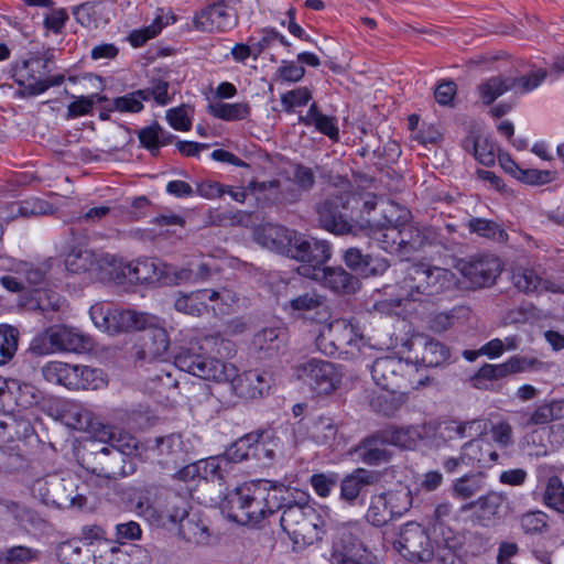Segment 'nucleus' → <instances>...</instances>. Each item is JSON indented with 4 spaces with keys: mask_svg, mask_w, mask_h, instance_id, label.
I'll list each match as a JSON object with an SVG mask.
<instances>
[{
    "mask_svg": "<svg viewBox=\"0 0 564 564\" xmlns=\"http://www.w3.org/2000/svg\"><path fill=\"white\" fill-rule=\"evenodd\" d=\"M31 491L44 505L59 509L82 508L86 505V497L78 492L75 479L57 474L35 479Z\"/></svg>",
    "mask_w": 564,
    "mask_h": 564,
    "instance_id": "423d86ee",
    "label": "nucleus"
},
{
    "mask_svg": "<svg viewBox=\"0 0 564 564\" xmlns=\"http://www.w3.org/2000/svg\"><path fill=\"white\" fill-rule=\"evenodd\" d=\"M208 112L220 120L239 121L250 116L251 107L248 102H216L208 106Z\"/></svg>",
    "mask_w": 564,
    "mask_h": 564,
    "instance_id": "37998d69",
    "label": "nucleus"
},
{
    "mask_svg": "<svg viewBox=\"0 0 564 564\" xmlns=\"http://www.w3.org/2000/svg\"><path fill=\"white\" fill-rule=\"evenodd\" d=\"M216 290H197L188 294L180 295L174 307L177 312L192 316H200L207 310V301H217Z\"/></svg>",
    "mask_w": 564,
    "mask_h": 564,
    "instance_id": "72a5a7b5",
    "label": "nucleus"
},
{
    "mask_svg": "<svg viewBox=\"0 0 564 564\" xmlns=\"http://www.w3.org/2000/svg\"><path fill=\"white\" fill-rule=\"evenodd\" d=\"M89 314L97 328L111 335L129 330H141L149 323V315L144 313L111 307L102 303L93 305Z\"/></svg>",
    "mask_w": 564,
    "mask_h": 564,
    "instance_id": "6e6552de",
    "label": "nucleus"
},
{
    "mask_svg": "<svg viewBox=\"0 0 564 564\" xmlns=\"http://www.w3.org/2000/svg\"><path fill=\"white\" fill-rule=\"evenodd\" d=\"M388 446L384 435L381 430H378L362 438L355 447L354 452L366 465L379 466L389 463L392 458V451L389 449Z\"/></svg>",
    "mask_w": 564,
    "mask_h": 564,
    "instance_id": "4be33fe9",
    "label": "nucleus"
},
{
    "mask_svg": "<svg viewBox=\"0 0 564 564\" xmlns=\"http://www.w3.org/2000/svg\"><path fill=\"white\" fill-rule=\"evenodd\" d=\"M174 491L159 485H147L138 494L135 509L140 514L154 517L158 516L165 502L170 498V494Z\"/></svg>",
    "mask_w": 564,
    "mask_h": 564,
    "instance_id": "7c9ffc66",
    "label": "nucleus"
},
{
    "mask_svg": "<svg viewBox=\"0 0 564 564\" xmlns=\"http://www.w3.org/2000/svg\"><path fill=\"white\" fill-rule=\"evenodd\" d=\"M237 22L234 10L223 1L206 7L194 17L196 30L203 32H226L234 29Z\"/></svg>",
    "mask_w": 564,
    "mask_h": 564,
    "instance_id": "6ab92c4d",
    "label": "nucleus"
},
{
    "mask_svg": "<svg viewBox=\"0 0 564 564\" xmlns=\"http://www.w3.org/2000/svg\"><path fill=\"white\" fill-rule=\"evenodd\" d=\"M388 445L398 446L405 449H411L416 446L420 438V433L414 426L399 427L389 425L381 429Z\"/></svg>",
    "mask_w": 564,
    "mask_h": 564,
    "instance_id": "a19ab883",
    "label": "nucleus"
},
{
    "mask_svg": "<svg viewBox=\"0 0 564 564\" xmlns=\"http://www.w3.org/2000/svg\"><path fill=\"white\" fill-rule=\"evenodd\" d=\"M378 480L377 471L356 468L340 480V501L349 507L364 505L367 488L377 484Z\"/></svg>",
    "mask_w": 564,
    "mask_h": 564,
    "instance_id": "dca6fc26",
    "label": "nucleus"
},
{
    "mask_svg": "<svg viewBox=\"0 0 564 564\" xmlns=\"http://www.w3.org/2000/svg\"><path fill=\"white\" fill-rule=\"evenodd\" d=\"M215 350L217 354L229 356L234 350L232 341L223 338L219 334L206 335L189 341L174 356L175 366L185 372L205 380L228 382L232 392L239 398L256 399L262 397L270 388V381L264 373L258 370H248L238 373L232 364L212 358L199 350Z\"/></svg>",
    "mask_w": 564,
    "mask_h": 564,
    "instance_id": "f257e3e1",
    "label": "nucleus"
},
{
    "mask_svg": "<svg viewBox=\"0 0 564 564\" xmlns=\"http://www.w3.org/2000/svg\"><path fill=\"white\" fill-rule=\"evenodd\" d=\"M232 466L228 458L223 456L210 457L203 463V476L212 480H225Z\"/></svg>",
    "mask_w": 564,
    "mask_h": 564,
    "instance_id": "680f3d73",
    "label": "nucleus"
},
{
    "mask_svg": "<svg viewBox=\"0 0 564 564\" xmlns=\"http://www.w3.org/2000/svg\"><path fill=\"white\" fill-rule=\"evenodd\" d=\"M449 355L446 345L433 338H425L420 359L425 367H437L446 362Z\"/></svg>",
    "mask_w": 564,
    "mask_h": 564,
    "instance_id": "a18cd8bd",
    "label": "nucleus"
},
{
    "mask_svg": "<svg viewBox=\"0 0 564 564\" xmlns=\"http://www.w3.org/2000/svg\"><path fill=\"white\" fill-rule=\"evenodd\" d=\"M289 305L292 312L319 324L322 327L332 318V311L326 296L319 294L316 290H310L293 297Z\"/></svg>",
    "mask_w": 564,
    "mask_h": 564,
    "instance_id": "a211bd4d",
    "label": "nucleus"
},
{
    "mask_svg": "<svg viewBox=\"0 0 564 564\" xmlns=\"http://www.w3.org/2000/svg\"><path fill=\"white\" fill-rule=\"evenodd\" d=\"M343 258L349 269L364 276L381 275L390 265L387 259L364 253L356 247L346 249Z\"/></svg>",
    "mask_w": 564,
    "mask_h": 564,
    "instance_id": "393cba45",
    "label": "nucleus"
},
{
    "mask_svg": "<svg viewBox=\"0 0 564 564\" xmlns=\"http://www.w3.org/2000/svg\"><path fill=\"white\" fill-rule=\"evenodd\" d=\"M155 448L160 456L176 463L184 454L183 442L180 435L170 434L155 438Z\"/></svg>",
    "mask_w": 564,
    "mask_h": 564,
    "instance_id": "6e6d98bb",
    "label": "nucleus"
},
{
    "mask_svg": "<svg viewBox=\"0 0 564 564\" xmlns=\"http://www.w3.org/2000/svg\"><path fill=\"white\" fill-rule=\"evenodd\" d=\"M299 430H304L306 437L317 445H329L338 433L337 424L326 415L305 416L299 422Z\"/></svg>",
    "mask_w": 564,
    "mask_h": 564,
    "instance_id": "a878e982",
    "label": "nucleus"
},
{
    "mask_svg": "<svg viewBox=\"0 0 564 564\" xmlns=\"http://www.w3.org/2000/svg\"><path fill=\"white\" fill-rule=\"evenodd\" d=\"M288 486L267 479L245 482L229 490L220 510L229 520L242 525H256L280 510Z\"/></svg>",
    "mask_w": 564,
    "mask_h": 564,
    "instance_id": "f03ea898",
    "label": "nucleus"
},
{
    "mask_svg": "<svg viewBox=\"0 0 564 564\" xmlns=\"http://www.w3.org/2000/svg\"><path fill=\"white\" fill-rule=\"evenodd\" d=\"M191 514L187 511V502L176 492L170 494V498L165 502L158 517L167 519L172 523H182Z\"/></svg>",
    "mask_w": 564,
    "mask_h": 564,
    "instance_id": "603ef678",
    "label": "nucleus"
},
{
    "mask_svg": "<svg viewBox=\"0 0 564 564\" xmlns=\"http://www.w3.org/2000/svg\"><path fill=\"white\" fill-rule=\"evenodd\" d=\"M286 341V332L282 327H265L257 332L251 340V348L265 356L276 354Z\"/></svg>",
    "mask_w": 564,
    "mask_h": 564,
    "instance_id": "f704fd0d",
    "label": "nucleus"
},
{
    "mask_svg": "<svg viewBox=\"0 0 564 564\" xmlns=\"http://www.w3.org/2000/svg\"><path fill=\"white\" fill-rule=\"evenodd\" d=\"M455 283V274L449 269L415 262L406 265L399 288L406 300L425 302L452 291Z\"/></svg>",
    "mask_w": 564,
    "mask_h": 564,
    "instance_id": "20e7f679",
    "label": "nucleus"
},
{
    "mask_svg": "<svg viewBox=\"0 0 564 564\" xmlns=\"http://www.w3.org/2000/svg\"><path fill=\"white\" fill-rule=\"evenodd\" d=\"M485 487L484 475L470 473L457 478L452 485V496L459 500H468Z\"/></svg>",
    "mask_w": 564,
    "mask_h": 564,
    "instance_id": "79ce46f5",
    "label": "nucleus"
},
{
    "mask_svg": "<svg viewBox=\"0 0 564 564\" xmlns=\"http://www.w3.org/2000/svg\"><path fill=\"white\" fill-rule=\"evenodd\" d=\"M77 371V365L62 361H48L41 369V373L47 382L59 384L70 390H75L76 382H78Z\"/></svg>",
    "mask_w": 564,
    "mask_h": 564,
    "instance_id": "c9c22d12",
    "label": "nucleus"
},
{
    "mask_svg": "<svg viewBox=\"0 0 564 564\" xmlns=\"http://www.w3.org/2000/svg\"><path fill=\"white\" fill-rule=\"evenodd\" d=\"M97 453L104 457H108V460L102 463L99 468V476H104L108 479H118L133 474L137 469L135 456L126 455L118 451H110L109 447H100Z\"/></svg>",
    "mask_w": 564,
    "mask_h": 564,
    "instance_id": "bb28decb",
    "label": "nucleus"
},
{
    "mask_svg": "<svg viewBox=\"0 0 564 564\" xmlns=\"http://www.w3.org/2000/svg\"><path fill=\"white\" fill-rule=\"evenodd\" d=\"M250 436H253L249 451L250 458L263 460L274 457V449L270 446V442H267L270 438L268 433H250Z\"/></svg>",
    "mask_w": 564,
    "mask_h": 564,
    "instance_id": "69168bd1",
    "label": "nucleus"
},
{
    "mask_svg": "<svg viewBox=\"0 0 564 564\" xmlns=\"http://www.w3.org/2000/svg\"><path fill=\"white\" fill-rule=\"evenodd\" d=\"M330 256L332 250L327 241L310 239L300 232H297L289 254L290 258L302 262L297 268V273L308 279L318 275Z\"/></svg>",
    "mask_w": 564,
    "mask_h": 564,
    "instance_id": "1a4fd4ad",
    "label": "nucleus"
},
{
    "mask_svg": "<svg viewBox=\"0 0 564 564\" xmlns=\"http://www.w3.org/2000/svg\"><path fill=\"white\" fill-rule=\"evenodd\" d=\"M24 458L15 447L0 446V474H10L21 469Z\"/></svg>",
    "mask_w": 564,
    "mask_h": 564,
    "instance_id": "0e129e2a",
    "label": "nucleus"
},
{
    "mask_svg": "<svg viewBox=\"0 0 564 564\" xmlns=\"http://www.w3.org/2000/svg\"><path fill=\"white\" fill-rule=\"evenodd\" d=\"M391 519L393 518L383 495L373 496L366 512V520L375 527H382Z\"/></svg>",
    "mask_w": 564,
    "mask_h": 564,
    "instance_id": "5fc2aeb1",
    "label": "nucleus"
},
{
    "mask_svg": "<svg viewBox=\"0 0 564 564\" xmlns=\"http://www.w3.org/2000/svg\"><path fill=\"white\" fill-rule=\"evenodd\" d=\"M141 330L143 334L139 358L152 360L163 357L169 349L170 338L166 329L158 324V318L149 315V323Z\"/></svg>",
    "mask_w": 564,
    "mask_h": 564,
    "instance_id": "aec40b11",
    "label": "nucleus"
},
{
    "mask_svg": "<svg viewBox=\"0 0 564 564\" xmlns=\"http://www.w3.org/2000/svg\"><path fill=\"white\" fill-rule=\"evenodd\" d=\"M424 242L421 231L408 224H400V251L401 254H409L419 250Z\"/></svg>",
    "mask_w": 564,
    "mask_h": 564,
    "instance_id": "13d9d810",
    "label": "nucleus"
},
{
    "mask_svg": "<svg viewBox=\"0 0 564 564\" xmlns=\"http://www.w3.org/2000/svg\"><path fill=\"white\" fill-rule=\"evenodd\" d=\"M323 285L336 294H351L359 288V280L341 267H324L316 278Z\"/></svg>",
    "mask_w": 564,
    "mask_h": 564,
    "instance_id": "c756f323",
    "label": "nucleus"
},
{
    "mask_svg": "<svg viewBox=\"0 0 564 564\" xmlns=\"http://www.w3.org/2000/svg\"><path fill=\"white\" fill-rule=\"evenodd\" d=\"M294 377L317 395L330 394L341 382V373L335 364L316 358L297 365Z\"/></svg>",
    "mask_w": 564,
    "mask_h": 564,
    "instance_id": "0eeeda50",
    "label": "nucleus"
},
{
    "mask_svg": "<svg viewBox=\"0 0 564 564\" xmlns=\"http://www.w3.org/2000/svg\"><path fill=\"white\" fill-rule=\"evenodd\" d=\"M66 300L51 289H36L32 293L30 307L42 312L45 318L53 321V314L63 311Z\"/></svg>",
    "mask_w": 564,
    "mask_h": 564,
    "instance_id": "e433bc0d",
    "label": "nucleus"
},
{
    "mask_svg": "<svg viewBox=\"0 0 564 564\" xmlns=\"http://www.w3.org/2000/svg\"><path fill=\"white\" fill-rule=\"evenodd\" d=\"M297 231L276 224H265L256 232V241L262 247L289 257Z\"/></svg>",
    "mask_w": 564,
    "mask_h": 564,
    "instance_id": "412c9836",
    "label": "nucleus"
},
{
    "mask_svg": "<svg viewBox=\"0 0 564 564\" xmlns=\"http://www.w3.org/2000/svg\"><path fill=\"white\" fill-rule=\"evenodd\" d=\"M316 348L332 356L337 350L352 352L366 345L360 323L356 318H336L327 321L315 339Z\"/></svg>",
    "mask_w": 564,
    "mask_h": 564,
    "instance_id": "39448f33",
    "label": "nucleus"
},
{
    "mask_svg": "<svg viewBox=\"0 0 564 564\" xmlns=\"http://www.w3.org/2000/svg\"><path fill=\"white\" fill-rule=\"evenodd\" d=\"M104 435H107L105 442L108 444L107 447H109L110 451H118L132 456L139 454V441L130 433L119 429L108 427V430L104 432Z\"/></svg>",
    "mask_w": 564,
    "mask_h": 564,
    "instance_id": "ea45409f",
    "label": "nucleus"
},
{
    "mask_svg": "<svg viewBox=\"0 0 564 564\" xmlns=\"http://www.w3.org/2000/svg\"><path fill=\"white\" fill-rule=\"evenodd\" d=\"M546 75V70L538 69L520 77L492 76L478 86V94L482 102L489 106L509 90L517 94L532 91L542 84Z\"/></svg>",
    "mask_w": 564,
    "mask_h": 564,
    "instance_id": "9d476101",
    "label": "nucleus"
},
{
    "mask_svg": "<svg viewBox=\"0 0 564 564\" xmlns=\"http://www.w3.org/2000/svg\"><path fill=\"white\" fill-rule=\"evenodd\" d=\"M283 496L285 499L280 503V524L293 544L304 547L321 541L325 523L323 517L310 505V496L291 487H288Z\"/></svg>",
    "mask_w": 564,
    "mask_h": 564,
    "instance_id": "7ed1b4c3",
    "label": "nucleus"
},
{
    "mask_svg": "<svg viewBox=\"0 0 564 564\" xmlns=\"http://www.w3.org/2000/svg\"><path fill=\"white\" fill-rule=\"evenodd\" d=\"M398 206L388 204L382 208L383 221H377L370 229V237L378 246L388 253H399L400 251V218Z\"/></svg>",
    "mask_w": 564,
    "mask_h": 564,
    "instance_id": "f3484780",
    "label": "nucleus"
},
{
    "mask_svg": "<svg viewBox=\"0 0 564 564\" xmlns=\"http://www.w3.org/2000/svg\"><path fill=\"white\" fill-rule=\"evenodd\" d=\"M564 419V400H551L538 405L532 413L524 415V425H544Z\"/></svg>",
    "mask_w": 564,
    "mask_h": 564,
    "instance_id": "4c0bfd02",
    "label": "nucleus"
},
{
    "mask_svg": "<svg viewBox=\"0 0 564 564\" xmlns=\"http://www.w3.org/2000/svg\"><path fill=\"white\" fill-rule=\"evenodd\" d=\"M393 547L410 561L429 562L434 556L429 534L422 525L413 522L404 524Z\"/></svg>",
    "mask_w": 564,
    "mask_h": 564,
    "instance_id": "f8f14e48",
    "label": "nucleus"
},
{
    "mask_svg": "<svg viewBox=\"0 0 564 564\" xmlns=\"http://www.w3.org/2000/svg\"><path fill=\"white\" fill-rule=\"evenodd\" d=\"M470 441L466 442L460 449V459L463 464L469 465L478 463L481 465L487 464V458L484 455L485 444L477 440V437H469Z\"/></svg>",
    "mask_w": 564,
    "mask_h": 564,
    "instance_id": "338daca9",
    "label": "nucleus"
},
{
    "mask_svg": "<svg viewBox=\"0 0 564 564\" xmlns=\"http://www.w3.org/2000/svg\"><path fill=\"white\" fill-rule=\"evenodd\" d=\"M162 135H164V130L158 122H154L149 127L142 128L138 132L140 143L142 144V147L149 150L152 155L159 154Z\"/></svg>",
    "mask_w": 564,
    "mask_h": 564,
    "instance_id": "e2e57ef3",
    "label": "nucleus"
},
{
    "mask_svg": "<svg viewBox=\"0 0 564 564\" xmlns=\"http://www.w3.org/2000/svg\"><path fill=\"white\" fill-rule=\"evenodd\" d=\"M406 371H412V367L391 356L377 358L371 366L373 382L387 392H398L402 389Z\"/></svg>",
    "mask_w": 564,
    "mask_h": 564,
    "instance_id": "2eb2a0df",
    "label": "nucleus"
},
{
    "mask_svg": "<svg viewBox=\"0 0 564 564\" xmlns=\"http://www.w3.org/2000/svg\"><path fill=\"white\" fill-rule=\"evenodd\" d=\"M467 228L473 234L497 242H506L508 240L506 230L494 220L474 217L468 220Z\"/></svg>",
    "mask_w": 564,
    "mask_h": 564,
    "instance_id": "c03bdc74",
    "label": "nucleus"
},
{
    "mask_svg": "<svg viewBox=\"0 0 564 564\" xmlns=\"http://www.w3.org/2000/svg\"><path fill=\"white\" fill-rule=\"evenodd\" d=\"M465 149L471 150L475 159L482 165L489 166L495 163L494 145L487 139H467L465 141Z\"/></svg>",
    "mask_w": 564,
    "mask_h": 564,
    "instance_id": "052dcab7",
    "label": "nucleus"
},
{
    "mask_svg": "<svg viewBox=\"0 0 564 564\" xmlns=\"http://www.w3.org/2000/svg\"><path fill=\"white\" fill-rule=\"evenodd\" d=\"M346 208L347 202L344 195L333 194L326 196L314 208L318 226L337 236L351 234L354 225L344 213Z\"/></svg>",
    "mask_w": 564,
    "mask_h": 564,
    "instance_id": "ddd939ff",
    "label": "nucleus"
},
{
    "mask_svg": "<svg viewBox=\"0 0 564 564\" xmlns=\"http://www.w3.org/2000/svg\"><path fill=\"white\" fill-rule=\"evenodd\" d=\"M382 495L387 500L392 518L401 517L411 507L412 497L410 490L406 488L390 490L388 492H382Z\"/></svg>",
    "mask_w": 564,
    "mask_h": 564,
    "instance_id": "4d7b16f0",
    "label": "nucleus"
},
{
    "mask_svg": "<svg viewBox=\"0 0 564 564\" xmlns=\"http://www.w3.org/2000/svg\"><path fill=\"white\" fill-rule=\"evenodd\" d=\"M250 188L262 207L294 205L302 200L304 194L289 177L284 181L250 182Z\"/></svg>",
    "mask_w": 564,
    "mask_h": 564,
    "instance_id": "9b49d317",
    "label": "nucleus"
},
{
    "mask_svg": "<svg viewBox=\"0 0 564 564\" xmlns=\"http://www.w3.org/2000/svg\"><path fill=\"white\" fill-rule=\"evenodd\" d=\"M505 502L501 494L490 491L476 499L478 511L473 513V522L481 527H489L500 518V509Z\"/></svg>",
    "mask_w": 564,
    "mask_h": 564,
    "instance_id": "473e14b6",
    "label": "nucleus"
},
{
    "mask_svg": "<svg viewBox=\"0 0 564 564\" xmlns=\"http://www.w3.org/2000/svg\"><path fill=\"white\" fill-rule=\"evenodd\" d=\"M485 425L481 420L458 421L443 420L437 423L434 432L435 440L448 443L467 437H478L482 434Z\"/></svg>",
    "mask_w": 564,
    "mask_h": 564,
    "instance_id": "b1692460",
    "label": "nucleus"
},
{
    "mask_svg": "<svg viewBox=\"0 0 564 564\" xmlns=\"http://www.w3.org/2000/svg\"><path fill=\"white\" fill-rule=\"evenodd\" d=\"M77 384L75 390H97L106 386V377L101 369L77 365Z\"/></svg>",
    "mask_w": 564,
    "mask_h": 564,
    "instance_id": "864d4df0",
    "label": "nucleus"
},
{
    "mask_svg": "<svg viewBox=\"0 0 564 564\" xmlns=\"http://www.w3.org/2000/svg\"><path fill=\"white\" fill-rule=\"evenodd\" d=\"M509 375L522 372H547L553 366L551 362L542 361L535 357L514 355L507 360Z\"/></svg>",
    "mask_w": 564,
    "mask_h": 564,
    "instance_id": "49530a36",
    "label": "nucleus"
},
{
    "mask_svg": "<svg viewBox=\"0 0 564 564\" xmlns=\"http://www.w3.org/2000/svg\"><path fill=\"white\" fill-rule=\"evenodd\" d=\"M169 22H165L167 24ZM164 23L162 17L158 15L153 23L141 30H137L130 33L129 41L132 46L140 47L147 43L150 39L155 37L163 29Z\"/></svg>",
    "mask_w": 564,
    "mask_h": 564,
    "instance_id": "774afa93",
    "label": "nucleus"
},
{
    "mask_svg": "<svg viewBox=\"0 0 564 564\" xmlns=\"http://www.w3.org/2000/svg\"><path fill=\"white\" fill-rule=\"evenodd\" d=\"M95 264L94 253L82 247H74L65 259V267L72 273L89 271Z\"/></svg>",
    "mask_w": 564,
    "mask_h": 564,
    "instance_id": "8fccbe9b",
    "label": "nucleus"
},
{
    "mask_svg": "<svg viewBox=\"0 0 564 564\" xmlns=\"http://www.w3.org/2000/svg\"><path fill=\"white\" fill-rule=\"evenodd\" d=\"M458 269L473 288L479 289L492 285L502 268L499 258L495 254L478 253L462 260Z\"/></svg>",
    "mask_w": 564,
    "mask_h": 564,
    "instance_id": "4468645a",
    "label": "nucleus"
},
{
    "mask_svg": "<svg viewBox=\"0 0 564 564\" xmlns=\"http://www.w3.org/2000/svg\"><path fill=\"white\" fill-rule=\"evenodd\" d=\"M404 393L388 392L373 397L370 401L372 410L384 416H393L404 403Z\"/></svg>",
    "mask_w": 564,
    "mask_h": 564,
    "instance_id": "3c124183",
    "label": "nucleus"
},
{
    "mask_svg": "<svg viewBox=\"0 0 564 564\" xmlns=\"http://www.w3.org/2000/svg\"><path fill=\"white\" fill-rule=\"evenodd\" d=\"M180 534L188 542L205 544L208 541V528L197 514H191L180 524Z\"/></svg>",
    "mask_w": 564,
    "mask_h": 564,
    "instance_id": "de8ad7c7",
    "label": "nucleus"
},
{
    "mask_svg": "<svg viewBox=\"0 0 564 564\" xmlns=\"http://www.w3.org/2000/svg\"><path fill=\"white\" fill-rule=\"evenodd\" d=\"M42 551L29 545H12L0 551V564H33L41 561Z\"/></svg>",
    "mask_w": 564,
    "mask_h": 564,
    "instance_id": "58836bf2",
    "label": "nucleus"
},
{
    "mask_svg": "<svg viewBox=\"0 0 564 564\" xmlns=\"http://www.w3.org/2000/svg\"><path fill=\"white\" fill-rule=\"evenodd\" d=\"M509 370L507 360L502 364L492 365V364H485L482 365L478 371L473 377L474 386L476 388H482L484 381H497L501 380L503 378L509 377Z\"/></svg>",
    "mask_w": 564,
    "mask_h": 564,
    "instance_id": "bf43d9fd",
    "label": "nucleus"
},
{
    "mask_svg": "<svg viewBox=\"0 0 564 564\" xmlns=\"http://www.w3.org/2000/svg\"><path fill=\"white\" fill-rule=\"evenodd\" d=\"M361 542L357 529L344 525L337 529L329 561L332 564H362L352 555L359 550Z\"/></svg>",
    "mask_w": 564,
    "mask_h": 564,
    "instance_id": "5701e85b",
    "label": "nucleus"
},
{
    "mask_svg": "<svg viewBox=\"0 0 564 564\" xmlns=\"http://www.w3.org/2000/svg\"><path fill=\"white\" fill-rule=\"evenodd\" d=\"M41 73V68L35 67V70H32L25 66V61L23 62L22 69L19 72L21 79H18V83L24 88V96L41 95L51 87L62 85L65 80V76L63 74L46 76Z\"/></svg>",
    "mask_w": 564,
    "mask_h": 564,
    "instance_id": "cd10ccee",
    "label": "nucleus"
},
{
    "mask_svg": "<svg viewBox=\"0 0 564 564\" xmlns=\"http://www.w3.org/2000/svg\"><path fill=\"white\" fill-rule=\"evenodd\" d=\"M165 267L151 258L138 259L127 263L122 269L123 276L140 283H154L162 280Z\"/></svg>",
    "mask_w": 564,
    "mask_h": 564,
    "instance_id": "2f4dec72",
    "label": "nucleus"
},
{
    "mask_svg": "<svg viewBox=\"0 0 564 564\" xmlns=\"http://www.w3.org/2000/svg\"><path fill=\"white\" fill-rule=\"evenodd\" d=\"M52 339L56 351L80 354L91 348L89 336L65 325L52 326Z\"/></svg>",
    "mask_w": 564,
    "mask_h": 564,
    "instance_id": "c85d7f7f",
    "label": "nucleus"
},
{
    "mask_svg": "<svg viewBox=\"0 0 564 564\" xmlns=\"http://www.w3.org/2000/svg\"><path fill=\"white\" fill-rule=\"evenodd\" d=\"M19 330L7 324L0 325V366L8 364L15 355L19 343Z\"/></svg>",
    "mask_w": 564,
    "mask_h": 564,
    "instance_id": "09e8293b",
    "label": "nucleus"
}]
</instances>
